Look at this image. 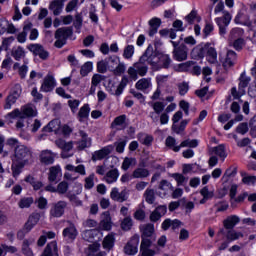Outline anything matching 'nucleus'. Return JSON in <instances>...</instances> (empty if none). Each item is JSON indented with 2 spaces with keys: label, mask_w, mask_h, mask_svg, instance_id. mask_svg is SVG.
<instances>
[{
  "label": "nucleus",
  "mask_w": 256,
  "mask_h": 256,
  "mask_svg": "<svg viewBox=\"0 0 256 256\" xmlns=\"http://www.w3.org/2000/svg\"><path fill=\"white\" fill-rule=\"evenodd\" d=\"M158 189L164 191V195H167V191H173V184L167 180H161Z\"/></svg>",
  "instance_id": "nucleus-56"
},
{
  "label": "nucleus",
  "mask_w": 256,
  "mask_h": 256,
  "mask_svg": "<svg viewBox=\"0 0 256 256\" xmlns=\"http://www.w3.org/2000/svg\"><path fill=\"white\" fill-rule=\"evenodd\" d=\"M185 147H189L188 149H196V147H199V140L185 139L180 143V149H183Z\"/></svg>",
  "instance_id": "nucleus-48"
},
{
  "label": "nucleus",
  "mask_w": 256,
  "mask_h": 256,
  "mask_svg": "<svg viewBox=\"0 0 256 256\" xmlns=\"http://www.w3.org/2000/svg\"><path fill=\"white\" fill-rule=\"evenodd\" d=\"M133 55H135V47L133 45L126 46L123 52L124 59H132Z\"/></svg>",
  "instance_id": "nucleus-61"
},
{
  "label": "nucleus",
  "mask_w": 256,
  "mask_h": 256,
  "mask_svg": "<svg viewBox=\"0 0 256 256\" xmlns=\"http://www.w3.org/2000/svg\"><path fill=\"white\" fill-rule=\"evenodd\" d=\"M61 167L59 166H52L49 169V174H48V181H50V183H55V181H57V179H61Z\"/></svg>",
  "instance_id": "nucleus-28"
},
{
  "label": "nucleus",
  "mask_w": 256,
  "mask_h": 256,
  "mask_svg": "<svg viewBox=\"0 0 256 256\" xmlns=\"http://www.w3.org/2000/svg\"><path fill=\"white\" fill-rule=\"evenodd\" d=\"M31 243H33V240L32 241H29L28 239L23 240L22 248H21V251H22L23 255H25V256H35L33 254V250H31V247H30Z\"/></svg>",
  "instance_id": "nucleus-50"
},
{
  "label": "nucleus",
  "mask_w": 256,
  "mask_h": 256,
  "mask_svg": "<svg viewBox=\"0 0 256 256\" xmlns=\"http://www.w3.org/2000/svg\"><path fill=\"white\" fill-rule=\"evenodd\" d=\"M237 61V53L233 50H229L224 60H222V67L225 71H229L235 65Z\"/></svg>",
  "instance_id": "nucleus-13"
},
{
  "label": "nucleus",
  "mask_w": 256,
  "mask_h": 256,
  "mask_svg": "<svg viewBox=\"0 0 256 256\" xmlns=\"http://www.w3.org/2000/svg\"><path fill=\"white\" fill-rule=\"evenodd\" d=\"M129 85V77L123 76L119 85L117 86V92L116 95H123V91H125V87Z\"/></svg>",
  "instance_id": "nucleus-53"
},
{
  "label": "nucleus",
  "mask_w": 256,
  "mask_h": 256,
  "mask_svg": "<svg viewBox=\"0 0 256 256\" xmlns=\"http://www.w3.org/2000/svg\"><path fill=\"white\" fill-rule=\"evenodd\" d=\"M188 123H189V120H182L180 124H173L172 131H174L176 135H181L183 131H185V127H187Z\"/></svg>",
  "instance_id": "nucleus-51"
},
{
  "label": "nucleus",
  "mask_w": 256,
  "mask_h": 256,
  "mask_svg": "<svg viewBox=\"0 0 256 256\" xmlns=\"http://www.w3.org/2000/svg\"><path fill=\"white\" fill-rule=\"evenodd\" d=\"M91 71H93V62H86L81 66L80 75L87 77Z\"/></svg>",
  "instance_id": "nucleus-57"
},
{
  "label": "nucleus",
  "mask_w": 256,
  "mask_h": 256,
  "mask_svg": "<svg viewBox=\"0 0 256 256\" xmlns=\"http://www.w3.org/2000/svg\"><path fill=\"white\" fill-rule=\"evenodd\" d=\"M170 176L176 181L177 187H183L187 185V181H189V179L181 173H173Z\"/></svg>",
  "instance_id": "nucleus-44"
},
{
  "label": "nucleus",
  "mask_w": 256,
  "mask_h": 256,
  "mask_svg": "<svg viewBox=\"0 0 256 256\" xmlns=\"http://www.w3.org/2000/svg\"><path fill=\"white\" fill-rule=\"evenodd\" d=\"M212 153L214 155H217V157L222 159V161H225V159H227V151L225 150V146L223 144L213 147Z\"/></svg>",
  "instance_id": "nucleus-40"
},
{
  "label": "nucleus",
  "mask_w": 256,
  "mask_h": 256,
  "mask_svg": "<svg viewBox=\"0 0 256 256\" xmlns=\"http://www.w3.org/2000/svg\"><path fill=\"white\" fill-rule=\"evenodd\" d=\"M138 140L142 145H145L146 147H151L153 144V136L149 134H138Z\"/></svg>",
  "instance_id": "nucleus-46"
},
{
  "label": "nucleus",
  "mask_w": 256,
  "mask_h": 256,
  "mask_svg": "<svg viewBox=\"0 0 256 256\" xmlns=\"http://www.w3.org/2000/svg\"><path fill=\"white\" fill-rule=\"evenodd\" d=\"M165 145L168 149L174 151V153H179L181 151V144L177 145V140L172 136L166 138Z\"/></svg>",
  "instance_id": "nucleus-34"
},
{
  "label": "nucleus",
  "mask_w": 256,
  "mask_h": 256,
  "mask_svg": "<svg viewBox=\"0 0 256 256\" xmlns=\"http://www.w3.org/2000/svg\"><path fill=\"white\" fill-rule=\"evenodd\" d=\"M185 71H191L193 75H201V67L197 66L194 61H188L182 64Z\"/></svg>",
  "instance_id": "nucleus-32"
},
{
  "label": "nucleus",
  "mask_w": 256,
  "mask_h": 256,
  "mask_svg": "<svg viewBox=\"0 0 256 256\" xmlns=\"http://www.w3.org/2000/svg\"><path fill=\"white\" fill-rule=\"evenodd\" d=\"M89 113H91V107H89V104H84L80 108L78 115H77L80 123H83V121H85V119H89Z\"/></svg>",
  "instance_id": "nucleus-35"
},
{
  "label": "nucleus",
  "mask_w": 256,
  "mask_h": 256,
  "mask_svg": "<svg viewBox=\"0 0 256 256\" xmlns=\"http://www.w3.org/2000/svg\"><path fill=\"white\" fill-rule=\"evenodd\" d=\"M111 127H113V128L119 127L118 129H120V130L127 129V115L122 114L120 116H117L113 120Z\"/></svg>",
  "instance_id": "nucleus-24"
},
{
  "label": "nucleus",
  "mask_w": 256,
  "mask_h": 256,
  "mask_svg": "<svg viewBox=\"0 0 256 256\" xmlns=\"http://www.w3.org/2000/svg\"><path fill=\"white\" fill-rule=\"evenodd\" d=\"M22 92L23 89L21 88V84H15L6 98L4 109H11V107L17 103V99L21 97Z\"/></svg>",
  "instance_id": "nucleus-5"
},
{
  "label": "nucleus",
  "mask_w": 256,
  "mask_h": 256,
  "mask_svg": "<svg viewBox=\"0 0 256 256\" xmlns=\"http://www.w3.org/2000/svg\"><path fill=\"white\" fill-rule=\"evenodd\" d=\"M106 63L108 65V70L114 71L119 63V57H108L106 58Z\"/></svg>",
  "instance_id": "nucleus-59"
},
{
  "label": "nucleus",
  "mask_w": 256,
  "mask_h": 256,
  "mask_svg": "<svg viewBox=\"0 0 256 256\" xmlns=\"http://www.w3.org/2000/svg\"><path fill=\"white\" fill-rule=\"evenodd\" d=\"M218 235H224L228 243H231V241H237V239L243 237V234L241 232H237L233 229L226 231L224 228L219 230Z\"/></svg>",
  "instance_id": "nucleus-16"
},
{
  "label": "nucleus",
  "mask_w": 256,
  "mask_h": 256,
  "mask_svg": "<svg viewBox=\"0 0 256 256\" xmlns=\"http://www.w3.org/2000/svg\"><path fill=\"white\" fill-rule=\"evenodd\" d=\"M66 171H70V173H78L82 177L87 175V170L85 169V165L79 164L78 166H74L73 164H68L65 166Z\"/></svg>",
  "instance_id": "nucleus-25"
},
{
  "label": "nucleus",
  "mask_w": 256,
  "mask_h": 256,
  "mask_svg": "<svg viewBox=\"0 0 256 256\" xmlns=\"http://www.w3.org/2000/svg\"><path fill=\"white\" fill-rule=\"evenodd\" d=\"M162 67V69H169L171 66V57L167 54H162L159 56L158 67Z\"/></svg>",
  "instance_id": "nucleus-45"
},
{
  "label": "nucleus",
  "mask_w": 256,
  "mask_h": 256,
  "mask_svg": "<svg viewBox=\"0 0 256 256\" xmlns=\"http://www.w3.org/2000/svg\"><path fill=\"white\" fill-rule=\"evenodd\" d=\"M172 53L175 61H187V53H189V49L185 44H181L178 48L174 49Z\"/></svg>",
  "instance_id": "nucleus-15"
},
{
  "label": "nucleus",
  "mask_w": 256,
  "mask_h": 256,
  "mask_svg": "<svg viewBox=\"0 0 256 256\" xmlns=\"http://www.w3.org/2000/svg\"><path fill=\"white\" fill-rule=\"evenodd\" d=\"M39 161L42 165H53L55 163V153L51 150H42L39 154Z\"/></svg>",
  "instance_id": "nucleus-14"
},
{
  "label": "nucleus",
  "mask_w": 256,
  "mask_h": 256,
  "mask_svg": "<svg viewBox=\"0 0 256 256\" xmlns=\"http://www.w3.org/2000/svg\"><path fill=\"white\" fill-rule=\"evenodd\" d=\"M153 87V84L151 83V78H142L138 80L135 84V88L138 91H142V93H147L149 89Z\"/></svg>",
  "instance_id": "nucleus-19"
},
{
  "label": "nucleus",
  "mask_w": 256,
  "mask_h": 256,
  "mask_svg": "<svg viewBox=\"0 0 256 256\" xmlns=\"http://www.w3.org/2000/svg\"><path fill=\"white\" fill-rule=\"evenodd\" d=\"M206 61L210 63L211 65H216L217 63V50L215 47L211 46L208 43L207 49H206Z\"/></svg>",
  "instance_id": "nucleus-22"
},
{
  "label": "nucleus",
  "mask_w": 256,
  "mask_h": 256,
  "mask_svg": "<svg viewBox=\"0 0 256 256\" xmlns=\"http://www.w3.org/2000/svg\"><path fill=\"white\" fill-rule=\"evenodd\" d=\"M104 249H108V251H110V249H113L114 245H115V235L113 234H108L102 243Z\"/></svg>",
  "instance_id": "nucleus-49"
},
{
  "label": "nucleus",
  "mask_w": 256,
  "mask_h": 256,
  "mask_svg": "<svg viewBox=\"0 0 256 256\" xmlns=\"http://www.w3.org/2000/svg\"><path fill=\"white\" fill-rule=\"evenodd\" d=\"M214 209H216V213H223L229 209V204L227 202H217Z\"/></svg>",
  "instance_id": "nucleus-63"
},
{
  "label": "nucleus",
  "mask_w": 256,
  "mask_h": 256,
  "mask_svg": "<svg viewBox=\"0 0 256 256\" xmlns=\"http://www.w3.org/2000/svg\"><path fill=\"white\" fill-rule=\"evenodd\" d=\"M141 61L149 63L152 67H158L159 65V56L153 51V46L149 45L145 53L141 56Z\"/></svg>",
  "instance_id": "nucleus-7"
},
{
  "label": "nucleus",
  "mask_w": 256,
  "mask_h": 256,
  "mask_svg": "<svg viewBox=\"0 0 256 256\" xmlns=\"http://www.w3.org/2000/svg\"><path fill=\"white\" fill-rule=\"evenodd\" d=\"M109 70V66L107 64L106 58L104 60H101L97 63V71L98 73H105Z\"/></svg>",
  "instance_id": "nucleus-64"
},
{
  "label": "nucleus",
  "mask_w": 256,
  "mask_h": 256,
  "mask_svg": "<svg viewBox=\"0 0 256 256\" xmlns=\"http://www.w3.org/2000/svg\"><path fill=\"white\" fill-rule=\"evenodd\" d=\"M95 187V173H91L84 179V189H93Z\"/></svg>",
  "instance_id": "nucleus-55"
},
{
  "label": "nucleus",
  "mask_w": 256,
  "mask_h": 256,
  "mask_svg": "<svg viewBox=\"0 0 256 256\" xmlns=\"http://www.w3.org/2000/svg\"><path fill=\"white\" fill-rule=\"evenodd\" d=\"M33 202V197H24L20 199V201L18 202V206L20 207V209H29V207L33 205Z\"/></svg>",
  "instance_id": "nucleus-52"
},
{
  "label": "nucleus",
  "mask_w": 256,
  "mask_h": 256,
  "mask_svg": "<svg viewBox=\"0 0 256 256\" xmlns=\"http://www.w3.org/2000/svg\"><path fill=\"white\" fill-rule=\"evenodd\" d=\"M137 251H139V235H134L124 247V253L126 255H137Z\"/></svg>",
  "instance_id": "nucleus-10"
},
{
  "label": "nucleus",
  "mask_w": 256,
  "mask_h": 256,
  "mask_svg": "<svg viewBox=\"0 0 256 256\" xmlns=\"http://www.w3.org/2000/svg\"><path fill=\"white\" fill-rule=\"evenodd\" d=\"M167 213V206L161 205L158 206L151 214H150V221L153 223H156V221H159L163 215Z\"/></svg>",
  "instance_id": "nucleus-20"
},
{
  "label": "nucleus",
  "mask_w": 256,
  "mask_h": 256,
  "mask_svg": "<svg viewBox=\"0 0 256 256\" xmlns=\"http://www.w3.org/2000/svg\"><path fill=\"white\" fill-rule=\"evenodd\" d=\"M131 227H133V219L131 217L126 216L121 223V229L123 231H130Z\"/></svg>",
  "instance_id": "nucleus-60"
},
{
  "label": "nucleus",
  "mask_w": 256,
  "mask_h": 256,
  "mask_svg": "<svg viewBox=\"0 0 256 256\" xmlns=\"http://www.w3.org/2000/svg\"><path fill=\"white\" fill-rule=\"evenodd\" d=\"M64 3L62 0H54L49 5V10L52 11L53 15L58 16L63 12Z\"/></svg>",
  "instance_id": "nucleus-27"
},
{
  "label": "nucleus",
  "mask_w": 256,
  "mask_h": 256,
  "mask_svg": "<svg viewBox=\"0 0 256 256\" xmlns=\"http://www.w3.org/2000/svg\"><path fill=\"white\" fill-rule=\"evenodd\" d=\"M144 167H145L144 163L139 164V167L132 172L133 179H147V177L151 175V172H149V169H146Z\"/></svg>",
  "instance_id": "nucleus-17"
},
{
  "label": "nucleus",
  "mask_w": 256,
  "mask_h": 256,
  "mask_svg": "<svg viewBox=\"0 0 256 256\" xmlns=\"http://www.w3.org/2000/svg\"><path fill=\"white\" fill-rule=\"evenodd\" d=\"M117 179H119V170L117 169H112L108 171L104 177V181H106V183L110 185L111 183L117 182Z\"/></svg>",
  "instance_id": "nucleus-37"
},
{
  "label": "nucleus",
  "mask_w": 256,
  "mask_h": 256,
  "mask_svg": "<svg viewBox=\"0 0 256 256\" xmlns=\"http://www.w3.org/2000/svg\"><path fill=\"white\" fill-rule=\"evenodd\" d=\"M112 150H113V147L106 146L100 150L95 151L92 154V161H101V160L105 159V157H107V155L111 154Z\"/></svg>",
  "instance_id": "nucleus-18"
},
{
  "label": "nucleus",
  "mask_w": 256,
  "mask_h": 256,
  "mask_svg": "<svg viewBox=\"0 0 256 256\" xmlns=\"http://www.w3.org/2000/svg\"><path fill=\"white\" fill-rule=\"evenodd\" d=\"M54 255H56V256L59 255L57 253V242L56 241H52V242L48 243L41 256H54Z\"/></svg>",
  "instance_id": "nucleus-33"
},
{
  "label": "nucleus",
  "mask_w": 256,
  "mask_h": 256,
  "mask_svg": "<svg viewBox=\"0 0 256 256\" xmlns=\"http://www.w3.org/2000/svg\"><path fill=\"white\" fill-rule=\"evenodd\" d=\"M140 231L142 233V237H152L153 233H155V225L152 223L144 224L140 226Z\"/></svg>",
  "instance_id": "nucleus-36"
},
{
  "label": "nucleus",
  "mask_w": 256,
  "mask_h": 256,
  "mask_svg": "<svg viewBox=\"0 0 256 256\" xmlns=\"http://www.w3.org/2000/svg\"><path fill=\"white\" fill-rule=\"evenodd\" d=\"M177 89H178L179 95H181L182 97L187 95V93H189V82L183 81L178 83Z\"/></svg>",
  "instance_id": "nucleus-58"
},
{
  "label": "nucleus",
  "mask_w": 256,
  "mask_h": 256,
  "mask_svg": "<svg viewBox=\"0 0 256 256\" xmlns=\"http://www.w3.org/2000/svg\"><path fill=\"white\" fill-rule=\"evenodd\" d=\"M239 93L240 95H244L245 89H247L249 83H251V77L245 75V72L241 74L239 78Z\"/></svg>",
  "instance_id": "nucleus-29"
},
{
  "label": "nucleus",
  "mask_w": 256,
  "mask_h": 256,
  "mask_svg": "<svg viewBox=\"0 0 256 256\" xmlns=\"http://www.w3.org/2000/svg\"><path fill=\"white\" fill-rule=\"evenodd\" d=\"M31 159H33V152L29 147L23 144L15 147L11 165L12 176L15 179L23 173V169L31 163Z\"/></svg>",
  "instance_id": "nucleus-1"
},
{
  "label": "nucleus",
  "mask_w": 256,
  "mask_h": 256,
  "mask_svg": "<svg viewBox=\"0 0 256 256\" xmlns=\"http://www.w3.org/2000/svg\"><path fill=\"white\" fill-rule=\"evenodd\" d=\"M111 227V216H109V214H105L104 219H102L99 223V229H101L102 231H111Z\"/></svg>",
  "instance_id": "nucleus-42"
},
{
  "label": "nucleus",
  "mask_w": 256,
  "mask_h": 256,
  "mask_svg": "<svg viewBox=\"0 0 256 256\" xmlns=\"http://www.w3.org/2000/svg\"><path fill=\"white\" fill-rule=\"evenodd\" d=\"M145 201L149 205H153L155 203V190L147 188L144 193Z\"/></svg>",
  "instance_id": "nucleus-54"
},
{
  "label": "nucleus",
  "mask_w": 256,
  "mask_h": 256,
  "mask_svg": "<svg viewBox=\"0 0 256 256\" xmlns=\"http://www.w3.org/2000/svg\"><path fill=\"white\" fill-rule=\"evenodd\" d=\"M161 227L163 231H167L169 229H173V231H175L176 229H179V227H181V221L177 219L171 220L168 218L162 222Z\"/></svg>",
  "instance_id": "nucleus-21"
},
{
  "label": "nucleus",
  "mask_w": 256,
  "mask_h": 256,
  "mask_svg": "<svg viewBox=\"0 0 256 256\" xmlns=\"http://www.w3.org/2000/svg\"><path fill=\"white\" fill-rule=\"evenodd\" d=\"M40 219H41V214L37 212L32 213L29 216L27 222L24 224V226H26L27 231H31L35 227V225L39 223Z\"/></svg>",
  "instance_id": "nucleus-23"
},
{
  "label": "nucleus",
  "mask_w": 256,
  "mask_h": 256,
  "mask_svg": "<svg viewBox=\"0 0 256 256\" xmlns=\"http://www.w3.org/2000/svg\"><path fill=\"white\" fill-rule=\"evenodd\" d=\"M137 163V159L135 158H125L123 163H122V169L124 171H128L129 167H131V165H135Z\"/></svg>",
  "instance_id": "nucleus-62"
},
{
  "label": "nucleus",
  "mask_w": 256,
  "mask_h": 256,
  "mask_svg": "<svg viewBox=\"0 0 256 256\" xmlns=\"http://www.w3.org/2000/svg\"><path fill=\"white\" fill-rule=\"evenodd\" d=\"M208 45L209 43L198 45L195 48H193L192 53H196L199 59H203V57H206Z\"/></svg>",
  "instance_id": "nucleus-43"
},
{
  "label": "nucleus",
  "mask_w": 256,
  "mask_h": 256,
  "mask_svg": "<svg viewBox=\"0 0 256 256\" xmlns=\"http://www.w3.org/2000/svg\"><path fill=\"white\" fill-rule=\"evenodd\" d=\"M79 135L81 137V140L79 142L80 149H86V147H89L91 145V138L87 135V133L83 130L79 131Z\"/></svg>",
  "instance_id": "nucleus-39"
},
{
  "label": "nucleus",
  "mask_w": 256,
  "mask_h": 256,
  "mask_svg": "<svg viewBox=\"0 0 256 256\" xmlns=\"http://www.w3.org/2000/svg\"><path fill=\"white\" fill-rule=\"evenodd\" d=\"M149 71V67L144 62V60H141V57L138 62L134 63L133 66H130L128 68V75L132 81H137L140 77H145L147 75V72Z\"/></svg>",
  "instance_id": "nucleus-2"
},
{
  "label": "nucleus",
  "mask_w": 256,
  "mask_h": 256,
  "mask_svg": "<svg viewBox=\"0 0 256 256\" xmlns=\"http://www.w3.org/2000/svg\"><path fill=\"white\" fill-rule=\"evenodd\" d=\"M67 209V201L60 200L58 202L52 203L49 211L50 217L54 219H59L65 215V210Z\"/></svg>",
  "instance_id": "nucleus-6"
},
{
  "label": "nucleus",
  "mask_w": 256,
  "mask_h": 256,
  "mask_svg": "<svg viewBox=\"0 0 256 256\" xmlns=\"http://www.w3.org/2000/svg\"><path fill=\"white\" fill-rule=\"evenodd\" d=\"M100 247L99 244H91L88 248L87 256H106L105 252L99 250Z\"/></svg>",
  "instance_id": "nucleus-41"
},
{
  "label": "nucleus",
  "mask_w": 256,
  "mask_h": 256,
  "mask_svg": "<svg viewBox=\"0 0 256 256\" xmlns=\"http://www.w3.org/2000/svg\"><path fill=\"white\" fill-rule=\"evenodd\" d=\"M27 53L25 52V48L22 46L13 47L11 51V56L15 61H21V59H25Z\"/></svg>",
  "instance_id": "nucleus-30"
},
{
  "label": "nucleus",
  "mask_w": 256,
  "mask_h": 256,
  "mask_svg": "<svg viewBox=\"0 0 256 256\" xmlns=\"http://www.w3.org/2000/svg\"><path fill=\"white\" fill-rule=\"evenodd\" d=\"M245 31L242 28H233L229 34V41H235L237 39H243Z\"/></svg>",
  "instance_id": "nucleus-47"
},
{
  "label": "nucleus",
  "mask_w": 256,
  "mask_h": 256,
  "mask_svg": "<svg viewBox=\"0 0 256 256\" xmlns=\"http://www.w3.org/2000/svg\"><path fill=\"white\" fill-rule=\"evenodd\" d=\"M73 35V28L72 27H62L58 28L55 32V39L54 47L57 49H62L64 45H67V40L69 37Z\"/></svg>",
  "instance_id": "nucleus-3"
},
{
  "label": "nucleus",
  "mask_w": 256,
  "mask_h": 256,
  "mask_svg": "<svg viewBox=\"0 0 256 256\" xmlns=\"http://www.w3.org/2000/svg\"><path fill=\"white\" fill-rule=\"evenodd\" d=\"M215 22L219 27L220 35H227V27H229V23H231V14L224 11L223 17L215 18Z\"/></svg>",
  "instance_id": "nucleus-8"
},
{
  "label": "nucleus",
  "mask_w": 256,
  "mask_h": 256,
  "mask_svg": "<svg viewBox=\"0 0 256 256\" xmlns=\"http://www.w3.org/2000/svg\"><path fill=\"white\" fill-rule=\"evenodd\" d=\"M149 25H150V28H149L148 34H149V37H153L154 35H156L157 31H159V27H161V19L152 18L149 21Z\"/></svg>",
  "instance_id": "nucleus-31"
},
{
  "label": "nucleus",
  "mask_w": 256,
  "mask_h": 256,
  "mask_svg": "<svg viewBox=\"0 0 256 256\" xmlns=\"http://www.w3.org/2000/svg\"><path fill=\"white\" fill-rule=\"evenodd\" d=\"M241 220L239 219V216L237 215H231L228 216L224 221L223 225L226 230H232L235 228V225L239 223Z\"/></svg>",
  "instance_id": "nucleus-26"
},
{
  "label": "nucleus",
  "mask_w": 256,
  "mask_h": 256,
  "mask_svg": "<svg viewBox=\"0 0 256 256\" xmlns=\"http://www.w3.org/2000/svg\"><path fill=\"white\" fill-rule=\"evenodd\" d=\"M69 226L64 228L62 231V235L66 241H75L77 236L79 235V231L73 222H68Z\"/></svg>",
  "instance_id": "nucleus-12"
},
{
  "label": "nucleus",
  "mask_w": 256,
  "mask_h": 256,
  "mask_svg": "<svg viewBox=\"0 0 256 256\" xmlns=\"http://www.w3.org/2000/svg\"><path fill=\"white\" fill-rule=\"evenodd\" d=\"M27 49H29L33 55L38 56L43 61L49 59V52L45 50V47H43L41 44H30L27 46Z\"/></svg>",
  "instance_id": "nucleus-11"
},
{
  "label": "nucleus",
  "mask_w": 256,
  "mask_h": 256,
  "mask_svg": "<svg viewBox=\"0 0 256 256\" xmlns=\"http://www.w3.org/2000/svg\"><path fill=\"white\" fill-rule=\"evenodd\" d=\"M11 119L19 117V119H27V117H37V110L32 105H24L21 109H15L8 114Z\"/></svg>",
  "instance_id": "nucleus-4"
},
{
  "label": "nucleus",
  "mask_w": 256,
  "mask_h": 256,
  "mask_svg": "<svg viewBox=\"0 0 256 256\" xmlns=\"http://www.w3.org/2000/svg\"><path fill=\"white\" fill-rule=\"evenodd\" d=\"M55 87H57L55 77L52 74H47L43 79L40 91H42V93H51Z\"/></svg>",
  "instance_id": "nucleus-9"
},
{
  "label": "nucleus",
  "mask_w": 256,
  "mask_h": 256,
  "mask_svg": "<svg viewBox=\"0 0 256 256\" xmlns=\"http://www.w3.org/2000/svg\"><path fill=\"white\" fill-rule=\"evenodd\" d=\"M59 127H61V121L54 119L43 128V131L46 133H53V131H59Z\"/></svg>",
  "instance_id": "nucleus-38"
}]
</instances>
